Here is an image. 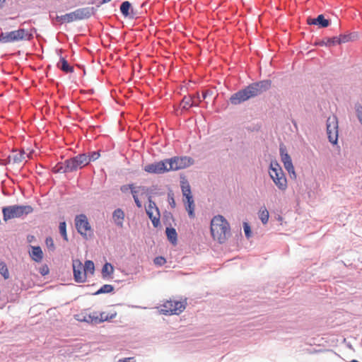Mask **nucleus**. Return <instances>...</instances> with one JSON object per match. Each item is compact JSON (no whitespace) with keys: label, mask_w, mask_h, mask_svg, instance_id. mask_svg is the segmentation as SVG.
Listing matches in <instances>:
<instances>
[{"label":"nucleus","mask_w":362,"mask_h":362,"mask_svg":"<svg viewBox=\"0 0 362 362\" xmlns=\"http://www.w3.org/2000/svg\"><path fill=\"white\" fill-rule=\"evenodd\" d=\"M153 262H154L155 264L161 266L166 262V260L163 257H157L154 259Z\"/></svg>","instance_id":"nucleus-39"},{"label":"nucleus","mask_w":362,"mask_h":362,"mask_svg":"<svg viewBox=\"0 0 362 362\" xmlns=\"http://www.w3.org/2000/svg\"><path fill=\"white\" fill-rule=\"evenodd\" d=\"M185 308L182 302L177 300H167L161 305V312L164 315H178Z\"/></svg>","instance_id":"nucleus-10"},{"label":"nucleus","mask_w":362,"mask_h":362,"mask_svg":"<svg viewBox=\"0 0 362 362\" xmlns=\"http://www.w3.org/2000/svg\"><path fill=\"white\" fill-rule=\"evenodd\" d=\"M57 66L65 73H71L73 71V67L69 64L68 62L64 58L60 59V62L57 64Z\"/></svg>","instance_id":"nucleus-22"},{"label":"nucleus","mask_w":362,"mask_h":362,"mask_svg":"<svg viewBox=\"0 0 362 362\" xmlns=\"http://www.w3.org/2000/svg\"><path fill=\"white\" fill-rule=\"evenodd\" d=\"M207 93H208L207 91H205V92L203 93V94H202V98L203 99L206 98Z\"/></svg>","instance_id":"nucleus-46"},{"label":"nucleus","mask_w":362,"mask_h":362,"mask_svg":"<svg viewBox=\"0 0 362 362\" xmlns=\"http://www.w3.org/2000/svg\"><path fill=\"white\" fill-rule=\"evenodd\" d=\"M94 11L93 7L81 8L62 16H57L56 20L61 23L81 21L92 16L94 14Z\"/></svg>","instance_id":"nucleus-4"},{"label":"nucleus","mask_w":362,"mask_h":362,"mask_svg":"<svg viewBox=\"0 0 362 362\" xmlns=\"http://www.w3.org/2000/svg\"><path fill=\"white\" fill-rule=\"evenodd\" d=\"M308 23L310 25H318L321 28H327L329 25V21L325 19L322 14L315 18H308Z\"/></svg>","instance_id":"nucleus-17"},{"label":"nucleus","mask_w":362,"mask_h":362,"mask_svg":"<svg viewBox=\"0 0 362 362\" xmlns=\"http://www.w3.org/2000/svg\"><path fill=\"white\" fill-rule=\"evenodd\" d=\"M30 255L31 258L37 262H41L43 258V252L39 246H33Z\"/></svg>","instance_id":"nucleus-19"},{"label":"nucleus","mask_w":362,"mask_h":362,"mask_svg":"<svg viewBox=\"0 0 362 362\" xmlns=\"http://www.w3.org/2000/svg\"><path fill=\"white\" fill-rule=\"evenodd\" d=\"M131 192L132 194L133 198L135 199V197H138L137 192L138 191L135 189V188L133 187L131 189Z\"/></svg>","instance_id":"nucleus-43"},{"label":"nucleus","mask_w":362,"mask_h":362,"mask_svg":"<svg viewBox=\"0 0 362 362\" xmlns=\"http://www.w3.org/2000/svg\"><path fill=\"white\" fill-rule=\"evenodd\" d=\"M133 187V185H124V186H122L121 187V190L122 192H126L129 189H132V188Z\"/></svg>","instance_id":"nucleus-42"},{"label":"nucleus","mask_w":362,"mask_h":362,"mask_svg":"<svg viewBox=\"0 0 362 362\" xmlns=\"http://www.w3.org/2000/svg\"><path fill=\"white\" fill-rule=\"evenodd\" d=\"M258 215L262 223L266 224L268 222L269 214L268 210L265 206H262L260 208Z\"/></svg>","instance_id":"nucleus-24"},{"label":"nucleus","mask_w":362,"mask_h":362,"mask_svg":"<svg viewBox=\"0 0 362 362\" xmlns=\"http://www.w3.org/2000/svg\"><path fill=\"white\" fill-rule=\"evenodd\" d=\"M211 233L213 238L220 243H224L230 235V226L226 219L218 215L211 221Z\"/></svg>","instance_id":"nucleus-3"},{"label":"nucleus","mask_w":362,"mask_h":362,"mask_svg":"<svg viewBox=\"0 0 362 362\" xmlns=\"http://www.w3.org/2000/svg\"><path fill=\"white\" fill-rule=\"evenodd\" d=\"M130 8H131V4L127 1H124L120 6V11L122 13V15L125 17H127L129 16Z\"/></svg>","instance_id":"nucleus-30"},{"label":"nucleus","mask_w":362,"mask_h":362,"mask_svg":"<svg viewBox=\"0 0 362 362\" xmlns=\"http://www.w3.org/2000/svg\"><path fill=\"white\" fill-rule=\"evenodd\" d=\"M59 233L63 237L64 240L68 241V236L66 233V222L63 221L59 223Z\"/></svg>","instance_id":"nucleus-32"},{"label":"nucleus","mask_w":362,"mask_h":362,"mask_svg":"<svg viewBox=\"0 0 362 362\" xmlns=\"http://www.w3.org/2000/svg\"><path fill=\"white\" fill-rule=\"evenodd\" d=\"M166 160L168 163V171L184 169L192 165L194 162L192 158L187 156L174 157Z\"/></svg>","instance_id":"nucleus-9"},{"label":"nucleus","mask_w":362,"mask_h":362,"mask_svg":"<svg viewBox=\"0 0 362 362\" xmlns=\"http://www.w3.org/2000/svg\"><path fill=\"white\" fill-rule=\"evenodd\" d=\"M111 0H103L102 3L103 4H106V3H108L110 2Z\"/></svg>","instance_id":"nucleus-47"},{"label":"nucleus","mask_w":362,"mask_h":362,"mask_svg":"<svg viewBox=\"0 0 362 362\" xmlns=\"http://www.w3.org/2000/svg\"><path fill=\"white\" fill-rule=\"evenodd\" d=\"M33 209L29 205H13L5 206L2 209L3 218L4 221L10 219L21 218L32 213Z\"/></svg>","instance_id":"nucleus-5"},{"label":"nucleus","mask_w":362,"mask_h":362,"mask_svg":"<svg viewBox=\"0 0 362 362\" xmlns=\"http://www.w3.org/2000/svg\"><path fill=\"white\" fill-rule=\"evenodd\" d=\"M74 279L78 283H83L86 281V274L83 270L82 262L76 259L72 262Z\"/></svg>","instance_id":"nucleus-13"},{"label":"nucleus","mask_w":362,"mask_h":362,"mask_svg":"<svg viewBox=\"0 0 362 362\" xmlns=\"http://www.w3.org/2000/svg\"><path fill=\"white\" fill-rule=\"evenodd\" d=\"M45 244L49 251L53 252L55 250L54 240L51 237H48L46 238Z\"/></svg>","instance_id":"nucleus-36"},{"label":"nucleus","mask_w":362,"mask_h":362,"mask_svg":"<svg viewBox=\"0 0 362 362\" xmlns=\"http://www.w3.org/2000/svg\"><path fill=\"white\" fill-rule=\"evenodd\" d=\"M338 119L335 115L329 117L327 120V133L329 141L336 144L338 140Z\"/></svg>","instance_id":"nucleus-11"},{"label":"nucleus","mask_w":362,"mask_h":362,"mask_svg":"<svg viewBox=\"0 0 362 362\" xmlns=\"http://www.w3.org/2000/svg\"><path fill=\"white\" fill-rule=\"evenodd\" d=\"M1 42L4 43L15 42L14 35L13 31L8 33H1Z\"/></svg>","instance_id":"nucleus-28"},{"label":"nucleus","mask_w":362,"mask_h":362,"mask_svg":"<svg viewBox=\"0 0 362 362\" xmlns=\"http://www.w3.org/2000/svg\"><path fill=\"white\" fill-rule=\"evenodd\" d=\"M0 274L5 279H8L9 278V272L7 266L4 262H0Z\"/></svg>","instance_id":"nucleus-33"},{"label":"nucleus","mask_w":362,"mask_h":362,"mask_svg":"<svg viewBox=\"0 0 362 362\" xmlns=\"http://www.w3.org/2000/svg\"><path fill=\"white\" fill-rule=\"evenodd\" d=\"M149 218L151 220L152 223L155 228H157L160 225V212H148L147 214Z\"/></svg>","instance_id":"nucleus-25"},{"label":"nucleus","mask_w":362,"mask_h":362,"mask_svg":"<svg viewBox=\"0 0 362 362\" xmlns=\"http://www.w3.org/2000/svg\"><path fill=\"white\" fill-rule=\"evenodd\" d=\"M166 235L168 237V239L173 243L176 244L177 243V234L175 228H167L166 230Z\"/></svg>","instance_id":"nucleus-23"},{"label":"nucleus","mask_w":362,"mask_h":362,"mask_svg":"<svg viewBox=\"0 0 362 362\" xmlns=\"http://www.w3.org/2000/svg\"><path fill=\"white\" fill-rule=\"evenodd\" d=\"M48 272H49L48 268L47 267H45L42 268L40 273L42 275H46L48 274Z\"/></svg>","instance_id":"nucleus-44"},{"label":"nucleus","mask_w":362,"mask_h":362,"mask_svg":"<svg viewBox=\"0 0 362 362\" xmlns=\"http://www.w3.org/2000/svg\"><path fill=\"white\" fill-rule=\"evenodd\" d=\"M168 197L169 204H170L172 208H175V199H174V197H173V194H171V193H169Z\"/></svg>","instance_id":"nucleus-40"},{"label":"nucleus","mask_w":362,"mask_h":362,"mask_svg":"<svg viewBox=\"0 0 362 362\" xmlns=\"http://www.w3.org/2000/svg\"><path fill=\"white\" fill-rule=\"evenodd\" d=\"M269 174L276 186L279 189L285 191L287 189V180L285 174L276 162H272L270 163Z\"/></svg>","instance_id":"nucleus-6"},{"label":"nucleus","mask_w":362,"mask_h":362,"mask_svg":"<svg viewBox=\"0 0 362 362\" xmlns=\"http://www.w3.org/2000/svg\"><path fill=\"white\" fill-rule=\"evenodd\" d=\"M6 1V0H0V4H4Z\"/></svg>","instance_id":"nucleus-48"},{"label":"nucleus","mask_w":362,"mask_h":362,"mask_svg":"<svg viewBox=\"0 0 362 362\" xmlns=\"http://www.w3.org/2000/svg\"><path fill=\"white\" fill-rule=\"evenodd\" d=\"M196 103L192 100V95H185L181 103L180 106L183 110H189L192 107H196Z\"/></svg>","instance_id":"nucleus-20"},{"label":"nucleus","mask_w":362,"mask_h":362,"mask_svg":"<svg viewBox=\"0 0 362 362\" xmlns=\"http://www.w3.org/2000/svg\"><path fill=\"white\" fill-rule=\"evenodd\" d=\"M146 214H148V212H158L159 211L158 207L156 206V204L149 199L148 205L146 209Z\"/></svg>","instance_id":"nucleus-34"},{"label":"nucleus","mask_w":362,"mask_h":362,"mask_svg":"<svg viewBox=\"0 0 362 362\" xmlns=\"http://www.w3.org/2000/svg\"><path fill=\"white\" fill-rule=\"evenodd\" d=\"M272 82L269 80L253 83L245 88L233 94L230 98V101L233 105H239L251 98L257 96L268 90L270 88Z\"/></svg>","instance_id":"nucleus-1"},{"label":"nucleus","mask_w":362,"mask_h":362,"mask_svg":"<svg viewBox=\"0 0 362 362\" xmlns=\"http://www.w3.org/2000/svg\"><path fill=\"white\" fill-rule=\"evenodd\" d=\"M83 270L86 272V275L88 274H93L95 271V266L93 262L91 260H86L83 265Z\"/></svg>","instance_id":"nucleus-29"},{"label":"nucleus","mask_w":362,"mask_h":362,"mask_svg":"<svg viewBox=\"0 0 362 362\" xmlns=\"http://www.w3.org/2000/svg\"><path fill=\"white\" fill-rule=\"evenodd\" d=\"M358 35L356 33H351L349 34L340 35L337 37V44L346 43L351 41H354L358 38Z\"/></svg>","instance_id":"nucleus-18"},{"label":"nucleus","mask_w":362,"mask_h":362,"mask_svg":"<svg viewBox=\"0 0 362 362\" xmlns=\"http://www.w3.org/2000/svg\"><path fill=\"white\" fill-rule=\"evenodd\" d=\"M14 39L16 41L19 40H30L33 38V34L28 30L21 28L17 30H13Z\"/></svg>","instance_id":"nucleus-16"},{"label":"nucleus","mask_w":362,"mask_h":362,"mask_svg":"<svg viewBox=\"0 0 362 362\" xmlns=\"http://www.w3.org/2000/svg\"><path fill=\"white\" fill-rule=\"evenodd\" d=\"M181 189L183 195V202L185 204L186 210L190 217H194V202L192 195L190 185L187 180L181 182Z\"/></svg>","instance_id":"nucleus-7"},{"label":"nucleus","mask_w":362,"mask_h":362,"mask_svg":"<svg viewBox=\"0 0 362 362\" xmlns=\"http://www.w3.org/2000/svg\"><path fill=\"white\" fill-rule=\"evenodd\" d=\"M144 170L151 174H162L168 172L167 160L148 164L144 166Z\"/></svg>","instance_id":"nucleus-12"},{"label":"nucleus","mask_w":362,"mask_h":362,"mask_svg":"<svg viewBox=\"0 0 362 362\" xmlns=\"http://www.w3.org/2000/svg\"><path fill=\"white\" fill-rule=\"evenodd\" d=\"M116 315L117 313L115 311L113 313L102 312L100 313L94 312L89 315V317L91 319L92 322L95 323H100L107 320H112L115 318Z\"/></svg>","instance_id":"nucleus-14"},{"label":"nucleus","mask_w":362,"mask_h":362,"mask_svg":"<svg viewBox=\"0 0 362 362\" xmlns=\"http://www.w3.org/2000/svg\"><path fill=\"white\" fill-rule=\"evenodd\" d=\"M75 226L77 231L86 238H87L88 236H90L93 233L88 218L84 214H80L76 216Z\"/></svg>","instance_id":"nucleus-8"},{"label":"nucleus","mask_w":362,"mask_h":362,"mask_svg":"<svg viewBox=\"0 0 362 362\" xmlns=\"http://www.w3.org/2000/svg\"><path fill=\"white\" fill-rule=\"evenodd\" d=\"M113 286L110 284H105L103 285L97 292V294L99 293H110L112 291Z\"/></svg>","instance_id":"nucleus-35"},{"label":"nucleus","mask_w":362,"mask_h":362,"mask_svg":"<svg viewBox=\"0 0 362 362\" xmlns=\"http://www.w3.org/2000/svg\"><path fill=\"white\" fill-rule=\"evenodd\" d=\"M124 218V213L122 209H117L114 211L113 219L117 226H122Z\"/></svg>","instance_id":"nucleus-21"},{"label":"nucleus","mask_w":362,"mask_h":362,"mask_svg":"<svg viewBox=\"0 0 362 362\" xmlns=\"http://www.w3.org/2000/svg\"><path fill=\"white\" fill-rule=\"evenodd\" d=\"M244 232L247 238L251 237V229L249 224L246 222L243 223Z\"/></svg>","instance_id":"nucleus-37"},{"label":"nucleus","mask_w":362,"mask_h":362,"mask_svg":"<svg viewBox=\"0 0 362 362\" xmlns=\"http://www.w3.org/2000/svg\"><path fill=\"white\" fill-rule=\"evenodd\" d=\"M280 155L281 161L284 163L285 169L288 171L289 174L295 175V170L293 165V163L291 158V156L287 153L286 148L281 147L280 148Z\"/></svg>","instance_id":"nucleus-15"},{"label":"nucleus","mask_w":362,"mask_h":362,"mask_svg":"<svg viewBox=\"0 0 362 362\" xmlns=\"http://www.w3.org/2000/svg\"><path fill=\"white\" fill-rule=\"evenodd\" d=\"M337 37H331V38H325L320 41H319L318 42H317L316 44L320 45V46H332V45H335L337 44Z\"/></svg>","instance_id":"nucleus-26"},{"label":"nucleus","mask_w":362,"mask_h":362,"mask_svg":"<svg viewBox=\"0 0 362 362\" xmlns=\"http://www.w3.org/2000/svg\"><path fill=\"white\" fill-rule=\"evenodd\" d=\"M114 272V267L110 263H105L102 269V274L103 277H107L112 275Z\"/></svg>","instance_id":"nucleus-27"},{"label":"nucleus","mask_w":362,"mask_h":362,"mask_svg":"<svg viewBox=\"0 0 362 362\" xmlns=\"http://www.w3.org/2000/svg\"><path fill=\"white\" fill-rule=\"evenodd\" d=\"M90 161L91 158H88V155L78 154L72 158L66 160L64 163H58L54 167L53 171L61 173L73 172L86 166Z\"/></svg>","instance_id":"nucleus-2"},{"label":"nucleus","mask_w":362,"mask_h":362,"mask_svg":"<svg viewBox=\"0 0 362 362\" xmlns=\"http://www.w3.org/2000/svg\"><path fill=\"white\" fill-rule=\"evenodd\" d=\"M12 158L14 162L21 163L25 159V153L22 151L13 152Z\"/></svg>","instance_id":"nucleus-31"},{"label":"nucleus","mask_w":362,"mask_h":362,"mask_svg":"<svg viewBox=\"0 0 362 362\" xmlns=\"http://www.w3.org/2000/svg\"><path fill=\"white\" fill-rule=\"evenodd\" d=\"M192 100L196 103V107L199 106V103L202 102L201 97L199 93H196L194 95H192Z\"/></svg>","instance_id":"nucleus-38"},{"label":"nucleus","mask_w":362,"mask_h":362,"mask_svg":"<svg viewBox=\"0 0 362 362\" xmlns=\"http://www.w3.org/2000/svg\"><path fill=\"white\" fill-rule=\"evenodd\" d=\"M134 199V202L136 204V206L139 207V208H141L142 206V204H141V202L139 201V198L138 197H135Z\"/></svg>","instance_id":"nucleus-45"},{"label":"nucleus","mask_w":362,"mask_h":362,"mask_svg":"<svg viewBox=\"0 0 362 362\" xmlns=\"http://www.w3.org/2000/svg\"><path fill=\"white\" fill-rule=\"evenodd\" d=\"M88 156V158H91V160H95L96 159H98L99 158L100 154L98 152L93 151L91 153L90 155H89Z\"/></svg>","instance_id":"nucleus-41"}]
</instances>
